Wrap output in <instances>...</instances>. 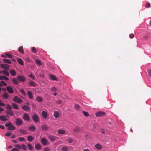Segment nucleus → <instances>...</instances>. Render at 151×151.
<instances>
[{
	"instance_id": "33",
	"label": "nucleus",
	"mask_w": 151,
	"mask_h": 151,
	"mask_svg": "<svg viewBox=\"0 0 151 151\" xmlns=\"http://www.w3.org/2000/svg\"><path fill=\"white\" fill-rule=\"evenodd\" d=\"M36 63L39 65H42V63L41 62V61L39 60V59H37L36 60Z\"/></svg>"
},
{
	"instance_id": "51",
	"label": "nucleus",
	"mask_w": 151,
	"mask_h": 151,
	"mask_svg": "<svg viewBox=\"0 0 151 151\" xmlns=\"http://www.w3.org/2000/svg\"><path fill=\"white\" fill-rule=\"evenodd\" d=\"M1 83L2 84V86L3 85L4 86H6L7 85V84H6V83L5 82L3 81H1Z\"/></svg>"
},
{
	"instance_id": "41",
	"label": "nucleus",
	"mask_w": 151,
	"mask_h": 151,
	"mask_svg": "<svg viewBox=\"0 0 151 151\" xmlns=\"http://www.w3.org/2000/svg\"><path fill=\"white\" fill-rule=\"evenodd\" d=\"M67 141H68V142H69L70 143H72L73 142V140L71 138H70L68 139H67Z\"/></svg>"
},
{
	"instance_id": "38",
	"label": "nucleus",
	"mask_w": 151,
	"mask_h": 151,
	"mask_svg": "<svg viewBox=\"0 0 151 151\" xmlns=\"http://www.w3.org/2000/svg\"><path fill=\"white\" fill-rule=\"evenodd\" d=\"M28 148L30 150H32L33 149V147L31 144H28L27 145Z\"/></svg>"
},
{
	"instance_id": "49",
	"label": "nucleus",
	"mask_w": 151,
	"mask_h": 151,
	"mask_svg": "<svg viewBox=\"0 0 151 151\" xmlns=\"http://www.w3.org/2000/svg\"><path fill=\"white\" fill-rule=\"evenodd\" d=\"M134 34L133 33H131L129 35V36L130 38L132 39L134 37Z\"/></svg>"
},
{
	"instance_id": "46",
	"label": "nucleus",
	"mask_w": 151,
	"mask_h": 151,
	"mask_svg": "<svg viewBox=\"0 0 151 151\" xmlns=\"http://www.w3.org/2000/svg\"><path fill=\"white\" fill-rule=\"evenodd\" d=\"M74 107L75 109H78L80 107V106L78 104H76L75 106Z\"/></svg>"
},
{
	"instance_id": "64",
	"label": "nucleus",
	"mask_w": 151,
	"mask_h": 151,
	"mask_svg": "<svg viewBox=\"0 0 151 151\" xmlns=\"http://www.w3.org/2000/svg\"><path fill=\"white\" fill-rule=\"evenodd\" d=\"M27 94H32L31 91H29L27 92Z\"/></svg>"
},
{
	"instance_id": "54",
	"label": "nucleus",
	"mask_w": 151,
	"mask_h": 151,
	"mask_svg": "<svg viewBox=\"0 0 151 151\" xmlns=\"http://www.w3.org/2000/svg\"><path fill=\"white\" fill-rule=\"evenodd\" d=\"M148 73L149 74V75L151 76V70L149 69L148 70Z\"/></svg>"
},
{
	"instance_id": "35",
	"label": "nucleus",
	"mask_w": 151,
	"mask_h": 151,
	"mask_svg": "<svg viewBox=\"0 0 151 151\" xmlns=\"http://www.w3.org/2000/svg\"><path fill=\"white\" fill-rule=\"evenodd\" d=\"M80 129V127H76L74 129V130L76 132H79Z\"/></svg>"
},
{
	"instance_id": "60",
	"label": "nucleus",
	"mask_w": 151,
	"mask_h": 151,
	"mask_svg": "<svg viewBox=\"0 0 151 151\" xmlns=\"http://www.w3.org/2000/svg\"><path fill=\"white\" fill-rule=\"evenodd\" d=\"M49 149L48 147H46L44 148V150L45 151H49Z\"/></svg>"
},
{
	"instance_id": "16",
	"label": "nucleus",
	"mask_w": 151,
	"mask_h": 151,
	"mask_svg": "<svg viewBox=\"0 0 151 151\" xmlns=\"http://www.w3.org/2000/svg\"><path fill=\"white\" fill-rule=\"evenodd\" d=\"M12 109H8L6 111V113L7 114H9L11 116L14 115V114L13 112L12 111Z\"/></svg>"
},
{
	"instance_id": "6",
	"label": "nucleus",
	"mask_w": 151,
	"mask_h": 151,
	"mask_svg": "<svg viewBox=\"0 0 151 151\" xmlns=\"http://www.w3.org/2000/svg\"><path fill=\"white\" fill-rule=\"evenodd\" d=\"M17 79L20 81L24 82L25 81L26 78L22 76L19 75L17 77Z\"/></svg>"
},
{
	"instance_id": "48",
	"label": "nucleus",
	"mask_w": 151,
	"mask_h": 151,
	"mask_svg": "<svg viewBox=\"0 0 151 151\" xmlns=\"http://www.w3.org/2000/svg\"><path fill=\"white\" fill-rule=\"evenodd\" d=\"M15 147L19 149H21V146L19 145V144H16L15 146Z\"/></svg>"
},
{
	"instance_id": "31",
	"label": "nucleus",
	"mask_w": 151,
	"mask_h": 151,
	"mask_svg": "<svg viewBox=\"0 0 151 151\" xmlns=\"http://www.w3.org/2000/svg\"><path fill=\"white\" fill-rule=\"evenodd\" d=\"M18 51L22 54H23L24 53V51H23V48L22 46L19 47L18 49Z\"/></svg>"
},
{
	"instance_id": "42",
	"label": "nucleus",
	"mask_w": 151,
	"mask_h": 151,
	"mask_svg": "<svg viewBox=\"0 0 151 151\" xmlns=\"http://www.w3.org/2000/svg\"><path fill=\"white\" fill-rule=\"evenodd\" d=\"M30 85L32 86H35L36 85V84L34 82L32 81H31L30 82Z\"/></svg>"
},
{
	"instance_id": "21",
	"label": "nucleus",
	"mask_w": 151,
	"mask_h": 151,
	"mask_svg": "<svg viewBox=\"0 0 151 151\" xmlns=\"http://www.w3.org/2000/svg\"><path fill=\"white\" fill-rule=\"evenodd\" d=\"M11 74L13 76H14L16 75V72L15 70L14 69H12L10 71Z\"/></svg>"
},
{
	"instance_id": "59",
	"label": "nucleus",
	"mask_w": 151,
	"mask_h": 151,
	"mask_svg": "<svg viewBox=\"0 0 151 151\" xmlns=\"http://www.w3.org/2000/svg\"><path fill=\"white\" fill-rule=\"evenodd\" d=\"M4 95V97L6 99H7L8 97V95Z\"/></svg>"
},
{
	"instance_id": "10",
	"label": "nucleus",
	"mask_w": 151,
	"mask_h": 151,
	"mask_svg": "<svg viewBox=\"0 0 151 151\" xmlns=\"http://www.w3.org/2000/svg\"><path fill=\"white\" fill-rule=\"evenodd\" d=\"M15 123L16 124L18 125H20L22 124V122L21 120L19 119H17L16 120Z\"/></svg>"
},
{
	"instance_id": "1",
	"label": "nucleus",
	"mask_w": 151,
	"mask_h": 151,
	"mask_svg": "<svg viewBox=\"0 0 151 151\" xmlns=\"http://www.w3.org/2000/svg\"><path fill=\"white\" fill-rule=\"evenodd\" d=\"M47 137L50 141L52 142H54L59 139L58 137L51 135H48Z\"/></svg>"
},
{
	"instance_id": "11",
	"label": "nucleus",
	"mask_w": 151,
	"mask_h": 151,
	"mask_svg": "<svg viewBox=\"0 0 151 151\" xmlns=\"http://www.w3.org/2000/svg\"><path fill=\"white\" fill-rule=\"evenodd\" d=\"M6 89L7 91L10 93H13L14 91L12 88L10 86H7L6 87Z\"/></svg>"
},
{
	"instance_id": "13",
	"label": "nucleus",
	"mask_w": 151,
	"mask_h": 151,
	"mask_svg": "<svg viewBox=\"0 0 151 151\" xmlns=\"http://www.w3.org/2000/svg\"><path fill=\"white\" fill-rule=\"evenodd\" d=\"M19 131L21 133L24 135L27 134L28 133V132L25 130L20 129Z\"/></svg>"
},
{
	"instance_id": "9",
	"label": "nucleus",
	"mask_w": 151,
	"mask_h": 151,
	"mask_svg": "<svg viewBox=\"0 0 151 151\" xmlns=\"http://www.w3.org/2000/svg\"><path fill=\"white\" fill-rule=\"evenodd\" d=\"M105 114L104 112L102 111H99L96 113V115L97 117H99L104 115Z\"/></svg>"
},
{
	"instance_id": "50",
	"label": "nucleus",
	"mask_w": 151,
	"mask_h": 151,
	"mask_svg": "<svg viewBox=\"0 0 151 151\" xmlns=\"http://www.w3.org/2000/svg\"><path fill=\"white\" fill-rule=\"evenodd\" d=\"M151 7V5L150 3H148L146 4L145 7L146 8H149Z\"/></svg>"
},
{
	"instance_id": "23",
	"label": "nucleus",
	"mask_w": 151,
	"mask_h": 151,
	"mask_svg": "<svg viewBox=\"0 0 151 151\" xmlns=\"http://www.w3.org/2000/svg\"><path fill=\"white\" fill-rule=\"evenodd\" d=\"M17 61L18 63L21 65H24V63L22 60L19 58H18L17 59Z\"/></svg>"
},
{
	"instance_id": "57",
	"label": "nucleus",
	"mask_w": 151,
	"mask_h": 151,
	"mask_svg": "<svg viewBox=\"0 0 151 151\" xmlns=\"http://www.w3.org/2000/svg\"><path fill=\"white\" fill-rule=\"evenodd\" d=\"M11 141L14 143H18V141L16 140H12Z\"/></svg>"
},
{
	"instance_id": "22",
	"label": "nucleus",
	"mask_w": 151,
	"mask_h": 151,
	"mask_svg": "<svg viewBox=\"0 0 151 151\" xmlns=\"http://www.w3.org/2000/svg\"><path fill=\"white\" fill-rule=\"evenodd\" d=\"M8 70H3L2 71L1 73L3 74L6 76H9V73L8 72Z\"/></svg>"
},
{
	"instance_id": "28",
	"label": "nucleus",
	"mask_w": 151,
	"mask_h": 151,
	"mask_svg": "<svg viewBox=\"0 0 151 151\" xmlns=\"http://www.w3.org/2000/svg\"><path fill=\"white\" fill-rule=\"evenodd\" d=\"M3 60L4 62L7 63L11 64V61L10 60L7 59H4Z\"/></svg>"
},
{
	"instance_id": "55",
	"label": "nucleus",
	"mask_w": 151,
	"mask_h": 151,
	"mask_svg": "<svg viewBox=\"0 0 151 151\" xmlns=\"http://www.w3.org/2000/svg\"><path fill=\"white\" fill-rule=\"evenodd\" d=\"M11 133L8 132L6 133L5 135L7 136H9L11 135Z\"/></svg>"
},
{
	"instance_id": "39",
	"label": "nucleus",
	"mask_w": 151,
	"mask_h": 151,
	"mask_svg": "<svg viewBox=\"0 0 151 151\" xmlns=\"http://www.w3.org/2000/svg\"><path fill=\"white\" fill-rule=\"evenodd\" d=\"M21 147L24 150H26L27 148L26 145L24 144H22V145Z\"/></svg>"
},
{
	"instance_id": "20",
	"label": "nucleus",
	"mask_w": 151,
	"mask_h": 151,
	"mask_svg": "<svg viewBox=\"0 0 151 151\" xmlns=\"http://www.w3.org/2000/svg\"><path fill=\"white\" fill-rule=\"evenodd\" d=\"M0 79L1 80H5L8 81L9 80V78L7 77L4 76L0 75Z\"/></svg>"
},
{
	"instance_id": "8",
	"label": "nucleus",
	"mask_w": 151,
	"mask_h": 151,
	"mask_svg": "<svg viewBox=\"0 0 151 151\" xmlns=\"http://www.w3.org/2000/svg\"><path fill=\"white\" fill-rule=\"evenodd\" d=\"M41 142L42 145H47L48 142L45 138H42L41 139Z\"/></svg>"
},
{
	"instance_id": "3",
	"label": "nucleus",
	"mask_w": 151,
	"mask_h": 151,
	"mask_svg": "<svg viewBox=\"0 0 151 151\" xmlns=\"http://www.w3.org/2000/svg\"><path fill=\"white\" fill-rule=\"evenodd\" d=\"M13 101L19 104L21 103L22 102V100L20 98L17 96L14 98Z\"/></svg>"
},
{
	"instance_id": "5",
	"label": "nucleus",
	"mask_w": 151,
	"mask_h": 151,
	"mask_svg": "<svg viewBox=\"0 0 151 151\" xmlns=\"http://www.w3.org/2000/svg\"><path fill=\"white\" fill-rule=\"evenodd\" d=\"M32 119L34 121L36 122H38L39 121V118L37 115H34L32 117Z\"/></svg>"
},
{
	"instance_id": "45",
	"label": "nucleus",
	"mask_w": 151,
	"mask_h": 151,
	"mask_svg": "<svg viewBox=\"0 0 151 151\" xmlns=\"http://www.w3.org/2000/svg\"><path fill=\"white\" fill-rule=\"evenodd\" d=\"M62 150L63 151H68V149L67 147H63L62 148Z\"/></svg>"
},
{
	"instance_id": "12",
	"label": "nucleus",
	"mask_w": 151,
	"mask_h": 151,
	"mask_svg": "<svg viewBox=\"0 0 151 151\" xmlns=\"http://www.w3.org/2000/svg\"><path fill=\"white\" fill-rule=\"evenodd\" d=\"M41 128L43 130L46 131L48 129V127L45 124H42L41 126Z\"/></svg>"
},
{
	"instance_id": "32",
	"label": "nucleus",
	"mask_w": 151,
	"mask_h": 151,
	"mask_svg": "<svg viewBox=\"0 0 151 151\" xmlns=\"http://www.w3.org/2000/svg\"><path fill=\"white\" fill-rule=\"evenodd\" d=\"M50 78L52 80H56V77L53 75H50Z\"/></svg>"
},
{
	"instance_id": "58",
	"label": "nucleus",
	"mask_w": 151,
	"mask_h": 151,
	"mask_svg": "<svg viewBox=\"0 0 151 151\" xmlns=\"http://www.w3.org/2000/svg\"><path fill=\"white\" fill-rule=\"evenodd\" d=\"M0 128L3 129H5L4 126L1 125H0Z\"/></svg>"
},
{
	"instance_id": "29",
	"label": "nucleus",
	"mask_w": 151,
	"mask_h": 151,
	"mask_svg": "<svg viewBox=\"0 0 151 151\" xmlns=\"http://www.w3.org/2000/svg\"><path fill=\"white\" fill-rule=\"evenodd\" d=\"M34 139V138L31 136H29L28 137L27 140L29 142H32Z\"/></svg>"
},
{
	"instance_id": "17",
	"label": "nucleus",
	"mask_w": 151,
	"mask_h": 151,
	"mask_svg": "<svg viewBox=\"0 0 151 151\" xmlns=\"http://www.w3.org/2000/svg\"><path fill=\"white\" fill-rule=\"evenodd\" d=\"M42 116L45 119H46L47 116V113L45 111H43L42 113Z\"/></svg>"
},
{
	"instance_id": "26",
	"label": "nucleus",
	"mask_w": 151,
	"mask_h": 151,
	"mask_svg": "<svg viewBox=\"0 0 151 151\" xmlns=\"http://www.w3.org/2000/svg\"><path fill=\"white\" fill-rule=\"evenodd\" d=\"M65 133V130L63 129H59L58 131V133L60 134H63Z\"/></svg>"
},
{
	"instance_id": "53",
	"label": "nucleus",
	"mask_w": 151,
	"mask_h": 151,
	"mask_svg": "<svg viewBox=\"0 0 151 151\" xmlns=\"http://www.w3.org/2000/svg\"><path fill=\"white\" fill-rule=\"evenodd\" d=\"M12 151H19L18 149L17 148H13L12 150Z\"/></svg>"
},
{
	"instance_id": "36",
	"label": "nucleus",
	"mask_w": 151,
	"mask_h": 151,
	"mask_svg": "<svg viewBox=\"0 0 151 151\" xmlns=\"http://www.w3.org/2000/svg\"><path fill=\"white\" fill-rule=\"evenodd\" d=\"M18 139L19 141H24L26 140L23 137H19L18 138Z\"/></svg>"
},
{
	"instance_id": "4",
	"label": "nucleus",
	"mask_w": 151,
	"mask_h": 151,
	"mask_svg": "<svg viewBox=\"0 0 151 151\" xmlns=\"http://www.w3.org/2000/svg\"><path fill=\"white\" fill-rule=\"evenodd\" d=\"M0 66L1 68L4 69L5 70H9V65L7 64H1Z\"/></svg>"
},
{
	"instance_id": "34",
	"label": "nucleus",
	"mask_w": 151,
	"mask_h": 151,
	"mask_svg": "<svg viewBox=\"0 0 151 151\" xmlns=\"http://www.w3.org/2000/svg\"><path fill=\"white\" fill-rule=\"evenodd\" d=\"M36 100L38 102H41L42 101V98L40 96H38L36 98Z\"/></svg>"
},
{
	"instance_id": "15",
	"label": "nucleus",
	"mask_w": 151,
	"mask_h": 151,
	"mask_svg": "<svg viewBox=\"0 0 151 151\" xmlns=\"http://www.w3.org/2000/svg\"><path fill=\"white\" fill-rule=\"evenodd\" d=\"M22 108L23 109L26 111H28L30 109L29 107L25 105H24Z\"/></svg>"
},
{
	"instance_id": "61",
	"label": "nucleus",
	"mask_w": 151,
	"mask_h": 151,
	"mask_svg": "<svg viewBox=\"0 0 151 151\" xmlns=\"http://www.w3.org/2000/svg\"><path fill=\"white\" fill-rule=\"evenodd\" d=\"M16 137V136L15 135H13L11 136V138L13 139V138H15Z\"/></svg>"
},
{
	"instance_id": "7",
	"label": "nucleus",
	"mask_w": 151,
	"mask_h": 151,
	"mask_svg": "<svg viewBox=\"0 0 151 151\" xmlns=\"http://www.w3.org/2000/svg\"><path fill=\"white\" fill-rule=\"evenodd\" d=\"M23 118L26 121H29L30 120V117L28 114L27 113H25L24 114Z\"/></svg>"
},
{
	"instance_id": "2",
	"label": "nucleus",
	"mask_w": 151,
	"mask_h": 151,
	"mask_svg": "<svg viewBox=\"0 0 151 151\" xmlns=\"http://www.w3.org/2000/svg\"><path fill=\"white\" fill-rule=\"evenodd\" d=\"M5 125L8 127L7 129L9 130H14L16 129L15 127L11 123H6Z\"/></svg>"
},
{
	"instance_id": "47",
	"label": "nucleus",
	"mask_w": 151,
	"mask_h": 151,
	"mask_svg": "<svg viewBox=\"0 0 151 151\" xmlns=\"http://www.w3.org/2000/svg\"><path fill=\"white\" fill-rule=\"evenodd\" d=\"M20 91L21 93L23 94H26V93L24 92V90L23 89H21L20 90Z\"/></svg>"
},
{
	"instance_id": "43",
	"label": "nucleus",
	"mask_w": 151,
	"mask_h": 151,
	"mask_svg": "<svg viewBox=\"0 0 151 151\" xmlns=\"http://www.w3.org/2000/svg\"><path fill=\"white\" fill-rule=\"evenodd\" d=\"M32 50L33 52H34L35 53H36L37 52L36 49L35 47H32Z\"/></svg>"
},
{
	"instance_id": "56",
	"label": "nucleus",
	"mask_w": 151,
	"mask_h": 151,
	"mask_svg": "<svg viewBox=\"0 0 151 151\" xmlns=\"http://www.w3.org/2000/svg\"><path fill=\"white\" fill-rule=\"evenodd\" d=\"M56 88L55 87H53L51 88V90L52 91H56Z\"/></svg>"
},
{
	"instance_id": "18",
	"label": "nucleus",
	"mask_w": 151,
	"mask_h": 151,
	"mask_svg": "<svg viewBox=\"0 0 151 151\" xmlns=\"http://www.w3.org/2000/svg\"><path fill=\"white\" fill-rule=\"evenodd\" d=\"M35 147L36 149L40 150L42 148L41 145L39 143L35 144Z\"/></svg>"
},
{
	"instance_id": "14",
	"label": "nucleus",
	"mask_w": 151,
	"mask_h": 151,
	"mask_svg": "<svg viewBox=\"0 0 151 151\" xmlns=\"http://www.w3.org/2000/svg\"><path fill=\"white\" fill-rule=\"evenodd\" d=\"M60 116V114L58 111H55L54 112V116L55 118H58Z\"/></svg>"
},
{
	"instance_id": "62",
	"label": "nucleus",
	"mask_w": 151,
	"mask_h": 151,
	"mask_svg": "<svg viewBox=\"0 0 151 151\" xmlns=\"http://www.w3.org/2000/svg\"><path fill=\"white\" fill-rule=\"evenodd\" d=\"M28 95L29 96V98L31 99H32L33 97V95Z\"/></svg>"
},
{
	"instance_id": "52",
	"label": "nucleus",
	"mask_w": 151,
	"mask_h": 151,
	"mask_svg": "<svg viewBox=\"0 0 151 151\" xmlns=\"http://www.w3.org/2000/svg\"><path fill=\"white\" fill-rule=\"evenodd\" d=\"M29 77L33 79H34L35 77H34V76L32 74H31L29 75Z\"/></svg>"
},
{
	"instance_id": "25",
	"label": "nucleus",
	"mask_w": 151,
	"mask_h": 151,
	"mask_svg": "<svg viewBox=\"0 0 151 151\" xmlns=\"http://www.w3.org/2000/svg\"><path fill=\"white\" fill-rule=\"evenodd\" d=\"M95 147L99 150H101L102 148V147L99 144H96L95 145Z\"/></svg>"
},
{
	"instance_id": "19",
	"label": "nucleus",
	"mask_w": 151,
	"mask_h": 151,
	"mask_svg": "<svg viewBox=\"0 0 151 151\" xmlns=\"http://www.w3.org/2000/svg\"><path fill=\"white\" fill-rule=\"evenodd\" d=\"M12 105L13 108L16 109H19V107L15 103H12Z\"/></svg>"
},
{
	"instance_id": "37",
	"label": "nucleus",
	"mask_w": 151,
	"mask_h": 151,
	"mask_svg": "<svg viewBox=\"0 0 151 151\" xmlns=\"http://www.w3.org/2000/svg\"><path fill=\"white\" fill-rule=\"evenodd\" d=\"M5 55L6 56V57H7L9 58H11L12 57V56L10 54L8 53H6Z\"/></svg>"
},
{
	"instance_id": "27",
	"label": "nucleus",
	"mask_w": 151,
	"mask_h": 151,
	"mask_svg": "<svg viewBox=\"0 0 151 151\" xmlns=\"http://www.w3.org/2000/svg\"><path fill=\"white\" fill-rule=\"evenodd\" d=\"M28 129L29 131H34L36 129V128L33 126H31L29 127Z\"/></svg>"
},
{
	"instance_id": "63",
	"label": "nucleus",
	"mask_w": 151,
	"mask_h": 151,
	"mask_svg": "<svg viewBox=\"0 0 151 151\" xmlns=\"http://www.w3.org/2000/svg\"><path fill=\"white\" fill-rule=\"evenodd\" d=\"M58 104H60L62 103V101L60 100H58Z\"/></svg>"
},
{
	"instance_id": "30",
	"label": "nucleus",
	"mask_w": 151,
	"mask_h": 151,
	"mask_svg": "<svg viewBox=\"0 0 151 151\" xmlns=\"http://www.w3.org/2000/svg\"><path fill=\"white\" fill-rule=\"evenodd\" d=\"M13 83L15 85H17L19 84V82L17 79L15 78H14L12 79Z\"/></svg>"
},
{
	"instance_id": "40",
	"label": "nucleus",
	"mask_w": 151,
	"mask_h": 151,
	"mask_svg": "<svg viewBox=\"0 0 151 151\" xmlns=\"http://www.w3.org/2000/svg\"><path fill=\"white\" fill-rule=\"evenodd\" d=\"M83 113L84 115L88 117L89 116V114L87 112H86L85 111H83Z\"/></svg>"
},
{
	"instance_id": "44",
	"label": "nucleus",
	"mask_w": 151,
	"mask_h": 151,
	"mask_svg": "<svg viewBox=\"0 0 151 151\" xmlns=\"http://www.w3.org/2000/svg\"><path fill=\"white\" fill-rule=\"evenodd\" d=\"M6 107L8 109H12V107L9 104H7Z\"/></svg>"
},
{
	"instance_id": "24",
	"label": "nucleus",
	"mask_w": 151,
	"mask_h": 151,
	"mask_svg": "<svg viewBox=\"0 0 151 151\" xmlns=\"http://www.w3.org/2000/svg\"><path fill=\"white\" fill-rule=\"evenodd\" d=\"M0 119L2 121H7L8 119L4 116H0Z\"/></svg>"
}]
</instances>
